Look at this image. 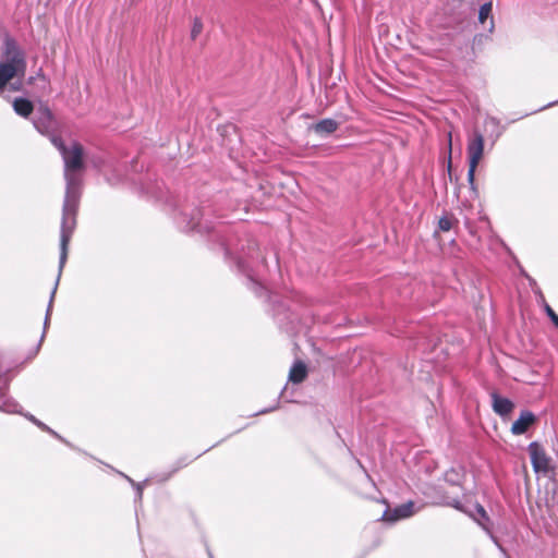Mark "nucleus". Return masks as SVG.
<instances>
[{"label": "nucleus", "mask_w": 558, "mask_h": 558, "mask_svg": "<svg viewBox=\"0 0 558 558\" xmlns=\"http://www.w3.org/2000/svg\"><path fill=\"white\" fill-rule=\"evenodd\" d=\"M52 145L59 150L64 162L65 195L62 206L60 230L61 268L68 259V247L76 227V215L80 205L84 169V149L77 142L68 147L59 136L51 137Z\"/></svg>", "instance_id": "1"}, {"label": "nucleus", "mask_w": 558, "mask_h": 558, "mask_svg": "<svg viewBox=\"0 0 558 558\" xmlns=\"http://www.w3.org/2000/svg\"><path fill=\"white\" fill-rule=\"evenodd\" d=\"M3 60L0 62V93L15 76L24 75V53L13 39H7L4 44Z\"/></svg>", "instance_id": "2"}, {"label": "nucleus", "mask_w": 558, "mask_h": 558, "mask_svg": "<svg viewBox=\"0 0 558 558\" xmlns=\"http://www.w3.org/2000/svg\"><path fill=\"white\" fill-rule=\"evenodd\" d=\"M468 158H469V170L468 181L471 185L474 184L475 171L480 160L484 153V136L478 131H474L472 138L468 143Z\"/></svg>", "instance_id": "3"}, {"label": "nucleus", "mask_w": 558, "mask_h": 558, "mask_svg": "<svg viewBox=\"0 0 558 558\" xmlns=\"http://www.w3.org/2000/svg\"><path fill=\"white\" fill-rule=\"evenodd\" d=\"M34 128L43 135L48 136L50 140L57 129V122L52 116V112L47 107H41L37 110L33 118Z\"/></svg>", "instance_id": "4"}, {"label": "nucleus", "mask_w": 558, "mask_h": 558, "mask_svg": "<svg viewBox=\"0 0 558 558\" xmlns=\"http://www.w3.org/2000/svg\"><path fill=\"white\" fill-rule=\"evenodd\" d=\"M527 451L534 472L547 474L550 470V459L544 448L538 442L533 441L529 445Z\"/></svg>", "instance_id": "5"}, {"label": "nucleus", "mask_w": 558, "mask_h": 558, "mask_svg": "<svg viewBox=\"0 0 558 558\" xmlns=\"http://www.w3.org/2000/svg\"><path fill=\"white\" fill-rule=\"evenodd\" d=\"M414 514V504L408 501L393 509H387L383 514V521L395 523L399 520L408 519Z\"/></svg>", "instance_id": "6"}, {"label": "nucleus", "mask_w": 558, "mask_h": 558, "mask_svg": "<svg viewBox=\"0 0 558 558\" xmlns=\"http://www.w3.org/2000/svg\"><path fill=\"white\" fill-rule=\"evenodd\" d=\"M489 396L493 411L497 415L506 417L513 411L514 403L510 399L501 397L497 391H492Z\"/></svg>", "instance_id": "7"}, {"label": "nucleus", "mask_w": 558, "mask_h": 558, "mask_svg": "<svg viewBox=\"0 0 558 558\" xmlns=\"http://www.w3.org/2000/svg\"><path fill=\"white\" fill-rule=\"evenodd\" d=\"M535 422V414L529 410H523L520 412L519 417L512 423L511 433L513 435H523Z\"/></svg>", "instance_id": "8"}, {"label": "nucleus", "mask_w": 558, "mask_h": 558, "mask_svg": "<svg viewBox=\"0 0 558 558\" xmlns=\"http://www.w3.org/2000/svg\"><path fill=\"white\" fill-rule=\"evenodd\" d=\"M202 213L199 209H193L191 214V218L186 219V214H182V221L181 223H184L183 228L186 231H198L202 232L206 228L202 226L201 222Z\"/></svg>", "instance_id": "9"}, {"label": "nucleus", "mask_w": 558, "mask_h": 558, "mask_svg": "<svg viewBox=\"0 0 558 558\" xmlns=\"http://www.w3.org/2000/svg\"><path fill=\"white\" fill-rule=\"evenodd\" d=\"M339 128V123L333 119H323L312 125V130L320 135L326 136L336 132Z\"/></svg>", "instance_id": "10"}, {"label": "nucleus", "mask_w": 558, "mask_h": 558, "mask_svg": "<svg viewBox=\"0 0 558 558\" xmlns=\"http://www.w3.org/2000/svg\"><path fill=\"white\" fill-rule=\"evenodd\" d=\"M62 270H63V267L61 268V256H60L59 257L58 276H57V279H56V282H54V287H53V289L51 291V294H50V300H49V303H48V307H47V312H46V317H45V322H44V332L41 335L39 344L43 342V340L45 338V335H46V330H47V328L49 326V323H50V315H51V311H52L53 300H54V295H56V292H57V289H58V284H59V280H60Z\"/></svg>", "instance_id": "11"}, {"label": "nucleus", "mask_w": 558, "mask_h": 558, "mask_svg": "<svg viewBox=\"0 0 558 558\" xmlns=\"http://www.w3.org/2000/svg\"><path fill=\"white\" fill-rule=\"evenodd\" d=\"M13 110L23 118H28L34 110L33 102L24 97H17L12 102Z\"/></svg>", "instance_id": "12"}, {"label": "nucleus", "mask_w": 558, "mask_h": 558, "mask_svg": "<svg viewBox=\"0 0 558 558\" xmlns=\"http://www.w3.org/2000/svg\"><path fill=\"white\" fill-rule=\"evenodd\" d=\"M306 365L301 361H296L290 368L289 380L292 381L293 384H300L306 378Z\"/></svg>", "instance_id": "13"}, {"label": "nucleus", "mask_w": 558, "mask_h": 558, "mask_svg": "<svg viewBox=\"0 0 558 558\" xmlns=\"http://www.w3.org/2000/svg\"><path fill=\"white\" fill-rule=\"evenodd\" d=\"M476 512L477 514L481 517L482 521H480L478 523L481 524V526L487 532V534L490 536V538L493 539V542L498 546V548L500 550H504L502 546L499 544L498 539L494 536V534L492 533L489 526H488V522H489V517L486 512V510L484 509V507L480 504L476 505Z\"/></svg>", "instance_id": "14"}, {"label": "nucleus", "mask_w": 558, "mask_h": 558, "mask_svg": "<svg viewBox=\"0 0 558 558\" xmlns=\"http://www.w3.org/2000/svg\"><path fill=\"white\" fill-rule=\"evenodd\" d=\"M0 411L9 414H23L22 405L12 398H0Z\"/></svg>", "instance_id": "15"}, {"label": "nucleus", "mask_w": 558, "mask_h": 558, "mask_svg": "<svg viewBox=\"0 0 558 558\" xmlns=\"http://www.w3.org/2000/svg\"><path fill=\"white\" fill-rule=\"evenodd\" d=\"M493 3L486 2L480 7L478 11V21L484 24L488 17L492 15Z\"/></svg>", "instance_id": "16"}, {"label": "nucleus", "mask_w": 558, "mask_h": 558, "mask_svg": "<svg viewBox=\"0 0 558 558\" xmlns=\"http://www.w3.org/2000/svg\"><path fill=\"white\" fill-rule=\"evenodd\" d=\"M122 476L135 488L136 490V498L138 500L142 499L143 497V489L147 483V480L143 481V482H135L133 481L131 477H129L128 475L125 474H122Z\"/></svg>", "instance_id": "17"}, {"label": "nucleus", "mask_w": 558, "mask_h": 558, "mask_svg": "<svg viewBox=\"0 0 558 558\" xmlns=\"http://www.w3.org/2000/svg\"><path fill=\"white\" fill-rule=\"evenodd\" d=\"M453 227V218L449 216H442L438 221V228L441 231H449Z\"/></svg>", "instance_id": "18"}, {"label": "nucleus", "mask_w": 558, "mask_h": 558, "mask_svg": "<svg viewBox=\"0 0 558 558\" xmlns=\"http://www.w3.org/2000/svg\"><path fill=\"white\" fill-rule=\"evenodd\" d=\"M445 480L452 485H458L460 483V473L451 469L446 472Z\"/></svg>", "instance_id": "19"}, {"label": "nucleus", "mask_w": 558, "mask_h": 558, "mask_svg": "<svg viewBox=\"0 0 558 558\" xmlns=\"http://www.w3.org/2000/svg\"><path fill=\"white\" fill-rule=\"evenodd\" d=\"M202 31H203V23L201 22L199 19H194L192 31H191V38L193 40L196 39L197 36L202 33Z\"/></svg>", "instance_id": "20"}, {"label": "nucleus", "mask_w": 558, "mask_h": 558, "mask_svg": "<svg viewBox=\"0 0 558 558\" xmlns=\"http://www.w3.org/2000/svg\"><path fill=\"white\" fill-rule=\"evenodd\" d=\"M544 308H545L547 316L553 322V324L556 327H558V315L555 313V311L548 304H545Z\"/></svg>", "instance_id": "21"}, {"label": "nucleus", "mask_w": 558, "mask_h": 558, "mask_svg": "<svg viewBox=\"0 0 558 558\" xmlns=\"http://www.w3.org/2000/svg\"><path fill=\"white\" fill-rule=\"evenodd\" d=\"M50 435L56 437L57 439L61 440L62 442L66 444L68 446H71L62 436H60L57 432L50 428V430H47Z\"/></svg>", "instance_id": "22"}, {"label": "nucleus", "mask_w": 558, "mask_h": 558, "mask_svg": "<svg viewBox=\"0 0 558 558\" xmlns=\"http://www.w3.org/2000/svg\"><path fill=\"white\" fill-rule=\"evenodd\" d=\"M448 505L458 510H462V505L458 499H452V500L448 501Z\"/></svg>", "instance_id": "23"}, {"label": "nucleus", "mask_w": 558, "mask_h": 558, "mask_svg": "<svg viewBox=\"0 0 558 558\" xmlns=\"http://www.w3.org/2000/svg\"><path fill=\"white\" fill-rule=\"evenodd\" d=\"M250 283L252 284L253 289L255 290L256 293H259L264 288L257 283L256 281L252 280L250 278Z\"/></svg>", "instance_id": "24"}, {"label": "nucleus", "mask_w": 558, "mask_h": 558, "mask_svg": "<svg viewBox=\"0 0 558 558\" xmlns=\"http://www.w3.org/2000/svg\"><path fill=\"white\" fill-rule=\"evenodd\" d=\"M278 403H279V402L277 401V403H276L274 407H270V408H268V409L260 410V411H258L256 414H266V413L272 412V411H275V410L278 408Z\"/></svg>", "instance_id": "25"}, {"label": "nucleus", "mask_w": 558, "mask_h": 558, "mask_svg": "<svg viewBox=\"0 0 558 558\" xmlns=\"http://www.w3.org/2000/svg\"><path fill=\"white\" fill-rule=\"evenodd\" d=\"M22 415L33 424L37 423V418L33 414L23 412Z\"/></svg>", "instance_id": "26"}, {"label": "nucleus", "mask_w": 558, "mask_h": 558, "mask_svg": "<svg viewBox=\"0 0 558 558\" xmlns=\"http://www.w3.org/2000/svg\"><path fill=\"white\" fill-rule=\"evenodd\" d=\"M39 428L44 432L50 430V427L47 426L45 423H41V426Z\"/></svg>", "instance_id": "27"}, {"label": "nucleus", "mask_w": 558, "mask_h": 558, "mask_svg": "<svg viewBox=\"0 0 558 558\" xmlns=\"http://www.w3.org/2000/svg\"><path fill=\"white\" fill-rule=\"evenodd\" d=\"M238 267H239L240 270H244V264H243L242 260H239Z\"/></svg>", "instance_id": "28"}, {"label": "nucleus", "mask_w": 558, "mask_h": 558, "mask_svg": "<svg viewBox=\"0 0 558 558\" xmlns=\"http://www.w3.org/2000/svg\"><path fill=\"white\" fill-rule=\"evenodd\" d=\"M493 27H494V21H493V17H490V27H489V29L492 31Z\"/></svg>", "instance_id": "29"}, {"label": "nucleus", "mask_w": 558, "mask_h": 558, "mask_svg": "<svg viewBox=\"0 0 558 558\" xmlns=\"http://www.w3.org/2000/svg\"><path fill=\"white\" fill-rule=\"evenodd\" d=\"M41 423H43V422H41V421H39V420L37 418V423H35V425H36V426H38V427H40V426H41Z\"/></svg>", "instance_id": "30"}, {"label": "nucleus", "mask_w": 558, "mask_h": 558, "mask_svg": "<svg viewBox=\"0 0 558 558\" xmlns=\"http://www.w3.org/2000/svg\"><path fill=\"white\" fill-rule=\"evenodd\" d=\"M557 328H558V326H557Z\"/></svg>", "instance_id": "31"}]
</instances>
